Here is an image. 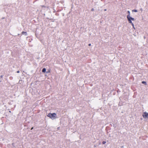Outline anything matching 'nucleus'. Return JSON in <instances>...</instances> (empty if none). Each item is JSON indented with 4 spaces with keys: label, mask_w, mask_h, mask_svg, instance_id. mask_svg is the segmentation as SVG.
Wrapping results in <instances>:
<instances>
[{
    "label": "nucleus",
    "mask_w": 148,
    "mask_h": 148,
    "mask_svg": "<svg viewBox=\"0 0 148 148\" xmlns=\"http://www.w3.org/2000/svg\"><path fill=\"white\" fill-rule=\"evenodd\" d=\"M46 71V69L45 68H43L42 70V72L43 73H45Z\"/></svg>",
    "instance_id": "6"
},
{
    "label": "nucleus",
    "mask_w": 148,
    "mask_h": 148,
    "mask_svg": "<svg viewBox=\"0 0 148 148\" xmlns=\"http://www.w3.org/2000/svg\"><path fill=\"white\" fill-rule=\"evenodd\" d=\"M106 142L105 141H103L102 142V143L103 144H105L106 143Z\"/></svg>",
    "instance_id": "10"
},
{
    "label": "nucleus",
    "mask_w": 148,
    "mask_h": 148,
    "mask_svg": "<svg viewBox=\"0 0 148 148\" xmlns=\"http://www.w3.org/2000/svg\"><path fill=\"white\" fill-rule=\"evenodd\" d=\"M22 34L23 35H24L25 36H26L27 35V33L26 32H22Z\"/></svg>",
    "instance_id": "5"
},
{
    "label": "nucleus",
    "mask_w": 148,
    "mask_h": 148,
    "mask_svg": "<svg viewBox=\"0 0 148 148\" xmlns=\"http://www.w3.org/2000/svg\"><path fill=\"white\" fill-rule=\"evenodd\" d=\"M94 10V9L93 8H92V9H91V11H93Z\"/></svg>",
    "instance_id": "12"
},
{
    "label": "nucleus",
    "mask_w": 148,
    "mask_h": 148,
    "mask_svg": "<svg viewBox=\"0 0 148 148\" xmlns=\"http://www.w3.org/2000/svg\"><path fill=\"white\" fill-rule=\"evenodd\" d=\"M142 116L144 118H147L148 119V113L146 112H144L142 114Z\"/></svg>",
    "instance_id": "2"
},
{
    "label": "nucleus",
    "mask_w": 148,
    "mask_h": 148,
    "mask_svg": "<svg viewBox=\"0 0 148 148\" xmlns=\"http://www.w3.org/2000/svg\"><path fill=\"white\" fill-rule=\"evenodd\" d=\"M142 83L143 84H145V85H147V83L143 81L142 82Z\"/></svg>",
    "instance_id": "7"
},
{
    "label": "nucleus",
    "mask_w": 148,
    "mask_h": 148,
    "mask_svg": "<svg viewBox=\"0 0 148 148\" xmlns=\"http://www.w3.org/2000/svg\"><path fill=\"white\" fill-rule=\"evenodd\" d=\"M127 16H128L130 18V19L131 20L134 21L135 20L134 18L131 17L130 15H128Z\"/></svg>",
    "instance_id": "4"
},
{
    "label": "nucleus",
    "mask_w": 148,
    "mask_h": 148,
    "mask_svg": "<svg viewBox=\"0 0 148 148\" xmlns=\"http://www.w3.org/2000/svg\"><path fill=\"white\" fill-rule=\"evenodd\" d=\"M17 73H19V71H17Z\"/></svg>",
    "instance_id": "14"
},
{
    "label": "nucleus",
    "mask_w": 148,
    "mask_h": 148,
    "mask_svg": "<svg viewBox=\"0 0 148 148\" xmlns=\"http://www.w3.org/2000/svg\"><path fill=\"white\" fill-rule=\"evenodd\" d=\"M127 13H128V15H130V11H127Z\"/></svg>",
    "instance_id": "11"
},
{
    "label": "nucleus",
    "mask_w": 148,
    "mask_h": 148,
    "mask_svg": "<svg viewBox=\"0 0 148 148\" xmlns=\"http://www.w3.org/2000/svg\"><path fill=\"white\" fill-rule=\"evenodd\" d=\"M91 44H88V45H89V46H91Z\"/></svg>",
    "instance_id": "13"
},
{
    "label": "nucleus",
    "mask_w": 148,
    "mask_h": 148,
    "mask_svg": "<svg viewBox=\"0 0 148 148\" xmlns=\"http://www.w3.org/2000/svg\"><path fill=\"white\" fill-rule=\"evenodd\" d=\"M127 19L128 20L129 23H131V24L132 25V23H132V22L131 21V20L130 19V18H129V17L128 16H127Z\"/></svg>",
    "instance_id": "3"
},
{
    "label": "nucleus",
    "mask_w": 148,
    "mask_h": 148,
    "mask_svg": "<svg viewBox=\"0 0 148 148\" xmlns=\"http://www.w3.org/2000/svg\"><path fill=\"white\" fill-rule=\"evenodd\" d=\"M1 77H2V75H1Z\"/></svg>",
    "instance_id": "17"
},
{
    "label": "nucleus",
    "mask_w": 148,
    "mask_h": 148,
    "mask_svg": "<svg viewBox=\"0 0 148 148\" xmlns=\"http://www.w3.org/2000/svg\"><path fill=\"white\" fill-rule=\"evenodd\" d=\"M103 0H101V1H102Z\"/></svg>",
    "instance_id": "19"
},
{
    "label": "nucleus",
    "mask_w": 148,
    "mask_h": 148,
    "mask_svg": "<svg viewBox=\"0 0 148 148\" xmlns=\"http://www.w3.org/2000/svg\"><path fill=\"white\" fill-rule=\"evenodd\" d=\"M33 127H32V128H31V130H32L33 129Z\"/></svg>",
    "instance_id": "16"
},
{
    "label": "nucleus",
    "mask_w": 148,
    "mask_h": 148,
    "mask_svg": "<svg viewBox=\"0 0 148 148\" xmlns=\"http://www.w3.org/2000/svg\"><path fill=\"white\" fill-rule=\"evenodd\" d=\"M9 112H11V111H9Z\"/></svg>",
    "instance_id": "18"
},
{
    "label": "nucleus",
    "mask_w": 148,
    "mask_h": 148,
    "mask_svg": "<svg viewBox=\"0 0 148 148\" xmlns=\"http://www.w3.org/2000/svg\"><path fill=\"white\" fill-rule=\"evenodd\" d=\"M132 26H133V28H134V29H135V27H134V24H133V23H132Z\"/></svg>",
    "instance_id": "9"
},
{
    "label": "nucleus",
    "mask_w": 148,
    "mask_h": 148,
    "mask_svg": "<svg viewBox=\"0 0 148 148\" xmlns=\"http://www.w3.org/2000/svg\"><path fill=\"white\" fill-rule=\"evenodd\" d=\"M56 114L55 113H53L52 114L49 113L47 115V116L53 120L56 119Z\"/></svg>",
    "instance_id": "1"
},
{
    "label": "nucleus",
    "mask_w": 148,
    "mask_h": 148,
    "mask_svg": "<svg viewBox=\"0 0 148 148\" xmlns=\"http://www.w3.org/2000/svg\"><path fill=\"white\" fill-rule=\"evenodd\" d=\"M104 10L105 11H106V9H105Z\"/></svg>",
    "instance_id": "15"
},
{
    "label": "nucleus",
    "mask_w": 148,
    "mask_h": 148,
    "mask_svg": "<svg viewBox=\"0 0 148 148\" xmlns=\"http://www.w3.org/2000/svg\"><path fill=\"white\" fill-rule=\"evenodd\" d=\"M132 11L135 12H137L138 11L136 10H132Z\"/></svg>",
    "instance_id": "8"
}]
</instances>
